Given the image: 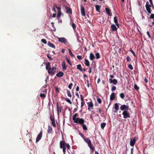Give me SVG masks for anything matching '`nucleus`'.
<instances>
[{"label":"nucleus","mask_w":154,"mask_h":154,"mask_svg":"<svg viewBox=\"0 0 154 154\" xmlns=\"http://www.w3.org/2000/svg\"><path fill=\"white\" fill-rule=\"evenodd\" d=\"M62 67L63 70H65L67 68L65 61H63L62 65Z\"/></svg>","instance_id":"f3484780"},{"label":"nucleus","mask_w":154,"mask_h":154,"mask_svg":"<svg viewBox=\"0 0 154 154\" xmlns=\"http://www.w3.org/2000/svg\"><path fill=\"white\" fill-rule=\"evenodd\" d=\"M95 58V57H94V56L93 54L92 53H91L90 54V60L91 61H93L94 60V59Z\"/></svg>","instance_id":"412c9836"},{"label":"nucleus","mask_w":154,"mask_h":154,"mask_svg":"<svg viewBox=\"0 0 154 154\" xmlns=\"http://www.w3.org/2000/svg\"><path fill=\"white\" fill-rule=\"evenodd\" d=\"M88 146L91 149L93 152L95 150V148L93 146V145L91 143L90 144L88 145Z\"/></svg>","instance_id":"a878e982"},{"label":"nucleus","mask_w":154,"mask_h":154,"mask_svg":"<svg viewBox=\"0 0 154 154\" xmlns=\"http://www.w3.org/2000/svg\"><path fill=\"white\" fill-rule=\"evenodd\" d=\"M42 131H41L39 134L38 135L37 137L36 138V142L39 141L41 139L42 135Z\"/></svg>","instance_id":"0eeeda50"},{"label":"nucleus","mask_w":154,"mask_h":154,"mask_svg":"<svg viewBox=\"0 0 154 154\" xmlns=\"http://www.w3.org/2000/svg\"><path fill=\"white\" fill-rule=\"evenodd\" d=\"M65 100L68 103H69L70 104H72V103L71 100L68 98H66L65 99Z\"/></svg>","instance_id":"79ce46f5"},{"label":"nucleus","mask_w":154,"mask_h":154,"mask_svg":"<svg viewBox=\"0 0 154 154\" xmlns=\"http://www.w3.org/2000/svg\"><path fill=\"white\" fill-rule=\"evenodd\" d=\"M122 114L123 116V118L124 119L129 118L130 117V114L127 110L124 111L123 112Z\"/></svg>","instance_id":"7ed1b4c3"},{"label":"nucleus","mask_w":154,"mask_h":154,"mask_svg":"<svg viewBox=\"0 0 154 154\" xmlns=\"http://www.w3.org/2000/svg\"><path fill=\"white\" fill-rule=\"evenodd\" d=\"M55 91L57 93H59L60 92V89L59 88L57 87H55Z\"/></svg>","instance_id":"a18cd8bd"},{"label":"nucleus","mask_w":154,"mask_h":154,"mask_svg":"<svg viewBox=\"0 0 154 154\" xmlns=\"http://www.w3.org/2000/svg\"><path fill=\"white\" fill-rule=\"evenodd\" d=\"M72 26L74 29H75L76 25L74 23H72Z\"/></svg>","instance_id":"3c124183"},{"label":"nucleus","mask_w":154,"mask_h":154,"mask_svg":"<svg viewBox=\"0 0 154 154\" xmlns=\"http://www.w3.org/2000/svg\"><path fill=\"white\" fill-rule=\"evenodd\" d=\"M56 69L57 68L54 66L52 68H49L48 72L50 75L52 76L55 73Z\"/></svg>","instance_id":"f257e3e1"},{"label":"nucleus","mask_w":154,"mask_h":154,"mask_svg":"<svg viewBox=\"0 0 154 154\" xmlns=\"http://www.w3.org/2000/svg\"><path fill=\"white\" fill-rule=\"evenodd\" d=\"M54 7H55L58 10V13L57 16V18L58 19H59L61 14V8L60 7H58L57 6L55 5L54 6Z\"/></svg>","instance_id":"39448f33"},{"label":"nucleus","mask_w":154,"mask_h":154,"mask_svg":"<svg viewBox=\"0 0 154 154\" xmlns=\"http://www.w3.org/2000/svg\"><path fill=\"white\" fill-rule=\"evenodd\" d=\"M48 45L49 46L51 47L52 48H55V46L53 44L50 42H48Z\"/></svg>","instance_id":"c85d7f7f"},{"label":"nucleus","mask_w":154,"mask_h":154,"mask_svg":"<svg viewBox=\"0 0 154 154\" xmlns=\"http://www.w3.org/2000/svg\"><path fill=\"white\" fill-rule=\"evenodd\" d=\"M75 123H78L80 125H82L85 122V120L82 118H77L76 120L74 122Z\"/></svg>","instance_id":"f03ea898"},{"label":"nucleus","mask_w":154,"mask_h":154,"mask_svg":"<svg viewBox=\"0 0 154 154\" xmlns=\"http://www.w3.org/2000/svg\"><path fill=\"white\" fill-rule=\"evenodd\" d=\"M77 69L80 70L81 72L83 71V70L82 69V67L81 64H78L77 66Z\"/></svg>","instance_id":"cd10ccee"},{"label":"nucleus","mask_w":154,"mask_h":154,"mask_svg":"<svg viewBox=\"0 0 154 154\" xmlns=\"http://www.w3.org/2000/svg\"><path fill=\"white\" fill-rule=\"evenodd\" d=\"M51 24L52 25V26L54 28V29L52 30L53 31H54L56 30V29L54 28V22H52L51 23Z\"/></svg>","instance_id":"5fc2aeb1"},{"label":"nucleus","mask_w":154,"mask_h":154,"mask_svg":"<svg viewBox=\"0 0 154 154\" xmlns=\"http://www.w3.org/2000/svg\"><path fill=\"white\" fill-rule=\"evenodd\" d=\"M134 88L136 90H138L139 88V87L137 86V84H135L134 87Z\"/></svg>","instance_id":"37998d69"},{"label":"nucleus","mask_w":154,"mask_h":154,"mask_svg":"<svg viewBox=\"0 0 154 154\" xmlns=\"http://www.w3.org/2000/svg\"><path fill=\"white\" fill-rule=\"evenodd\" d=\"M64 75L63 73L61 72L60 71L59 72L56 74V76L58 77H61L63 76Z\"/></svg>","instance_id":"a211bd4d"},{"label":"nucleus","mask_w":154,"mask_h":154,"mask_svg":"<svg viewBox=\"0 0 154 154\" xmlns=\"http://www.w3.org/2000/svg\"><path fill=\"white\" fill-rule=\"evenodd\" d=\"M136 141V140L135 137H133L132 139H131L130 142V145L132 146H133L135 144Z\"/></svg>","instance_id":"9b49d317"},{"label":"nucleus","mask_w":154,"mask_h":154,"mask_svg":"<svg viewBox=\"0 0 154 154\" xmlns=\"http://www.w3.org/2000/svg\"><path fill=\"white\" fill-rule=\"evenodd\" d=\"M62 149H63V153L64 154H65L66 151V147H65L62 148Z\"/></svg>","instance_id":"13d9d810"},{"label":"nucleus","mask_w":154,"mask_h":154,"mask_svg":"<svg viewBox=\"0 0 154 154\" xmlns=\"http://www.w3.org/2000/svg\"><path fill=\"white\" fill-rule=\"evenodd\" d=\"M79 134L81 136V137H82L83 138H85V137H84V135H83V134H82L81 133L79 132Z\"/></svg>","instance_id":"0e129e2a"},{"label":"nucleus","mask_w":154,"mask_h":154,"mask_svg":"<svg viewBox=\"0 0 154 154\" xmlns=\"http://www.w3.org/2000/svg\"><path fill=\"white\" fill-rule=\"evenodd\" d=\"M41 42L44 44H46L47 43L46 40L45 39H42L41 40Z\"/></svg>","instance_id":"49530a36"},{"label":"nucleus","mask_w":154,"mask_h":154,"mask_svg":"<svg viewBox=\"0 0 154 154\" xmlns=\"http://www.w3.org/2000/svg\"><path fill=\"white\" fill-rule=\"evenodd\" d=\"M146 33H147V35H148V37H149V38H151V37L149 34V32L147 31Z\"/></svg>","instance_id":"e2e57ef3"},{"label":"nucleus","mask_w":154,"mask_h":154,"mask_svg":"<svg viewBox=\"0 0 154 154\" xmlns=\"http://www.w3.org/2000/svg\"><path fill=\"white\" fill-rule=\"evenodd\" d=\"M47 57L51 60H53V58L51 57H50L48 54L47 55Z\"/></svg>","instance_id":"774afa93"},{"label":"nucleus","mask_w":154,"mask_h":154,"mask_svg":"<svg viewBox=\"0 0 154 154\" xmlns=\"http://www.w3.org/2000/svg\"><path fill=\"white\" fill-rule=\"evenodd\" d=\"M66 144L64 140L61 141L60 142V148L62 149V148L65 147Z\"/></svg>","instance_id":"1a4fd4ad"},{"label":"nucleus","mask_w":154,"mask_h":154,"mask_svg":"<svg viewBox=\"0 0 154 154\" xmlns=\"http://www.w3.org/2000/svg\"><path fill=\"white\" fill-rule=\"evenodd\" d=\"M114 21L115 23H118L117 20V17L116 16H115L114 17Z\"/></svg>","instance_id":"58836bf2"},{"label":"nucleus","mask_w":154,"mask_h":154,"mask_svg":"<svg viewBox=\"0 0 154 154\" xmlns=\"http://www.w3.org/2000/svg\"><path fill=\"white\" fill-rule=\"evenodd\" d=\"M130 51L133 54L135 57L136 56L135 53L132 49H131Z\"/></svg>","instance_id":"69168bd1"},{"label":"nucleus","mask_w":154,"mask_h":154,"mask_svg":"<svg viewBox=\"0 0 154 154\" xmlns=\"http://www.w3.org/2000/svg\"><path fill=\"white\" fill-rule=\"evenodd\" d=\"M120 109L121 110H127L129 109V106L125 105H123L120 107Z\"/></svg>","instance_id":"6e6552de"},{"label":"nucleus","mask_w":154,"mask_h":154,"mask_svg":"<svg viewBox=\"0 0 154 154\" xmlns=\"http://www.w3.org/2000/svg\"><path fill=\"white\" fill-rule=\"evenodd\" d=\"M105 10L107 14H108L109 16L112 15V13L110 12V10L108 8H105Z\"/></svg>","instance_id":"5701e85b"},{"label":"nucleus","mask_w":154,"mask_h":154,"mask_svg":"<svg viewBox=\"0 0 154 154\" xmlns=\"http://www.w3.org/2000/svg\"><path fill=\"white\" fill-rule=\"evenodd\" d=\"M88 109L89 110H90V107H93V104L92 102V101H90L89 102H88Z\"/></svg>","instance_id":"4be33fe9"},{"label":"nucleus","mask_w":154,"mask_h":154,"mask_svg":"<svg viewBox=\"0 0 154 154\" xmlns=\"http://www.w3.org/2000/svg\"><path fill=\"white\" fill-rule=\"evenodd\" d=\"M106 125V123H102L101 124L100 126L101 128L103 129L104 128Z\"/></svg>","instance_id":"f704fd0d"},{"label":"nucleus","mask_w":154,"mask_h":154,"mask_svg":"<svg viewBox=\"0 0 154 154\" xmlns=\"http://www.w3.org/2000/svg\"><path fill=\"white\" fill-rule=\"evenodd\" d=\"M78 116V113H75V114L72 117V119L74 121V122H75V121L77 119V118H76V117L77 116Z\"/></svg>","instance_id":"bb28decb"},{"label":"nucleus","mask_w":154,"mask_h":154,"mask_svg":"<svg viewBox=\"0 0 154 154\" xmlns=\"http://www.w3.org/2000/svg\"><path fill=\"white\" fill-rule=\"evenodd\" d=\"M66 60H67L68 63L69 64V65L72 66V64L70 62V60L69 59H68L67 57H66Z\"/></svg>","instance_id":"72a5a7b5"},{"label":"nucleus","mask_w":154,"mask_h":154,"mask_svg":"<svg viewBox=\"0 0 154 154\" xmlns=\"http://www.w3.org/2000/svg\"><path fill=\"white\" fill-rule=\"evenodd\" d=\"M116 89V87L114 86H113L111 88V91L113 92L115 91Z\"/></svg>","instance_id":"c03bdc74"},{"label":"nucleus","mask_w":154,"mask_h":154,"mask_svg":"<svg viewBox=\"0 0 154 154\" xmlns=\"http://www.w3.org/2000/svg\"><path fill=\"white\" fill-rule=\"evenodd\" d=\"M109 83H112L114 85H116L117 83V80L116 79H114L113 80L112 79H109Z\"/></svg>","instance_id":"ddd939ff"},{"label":"nucleus","mask_w":154,"mask_h":154,"mask_svg":"<svg viewBox=\"0 0 154 154\" xmlns=\"http://www.w3.org/2000/svg\"><path fill=\"white\" fill-rule=\"evenodd\" d=\"M82 125V126L83 129L85 131V130H88V128L84 124H83Z\"/></svg>","instance_id":"473e14b6"},{"label":"nucleus","mask_w":154,"mask_h":154,"mask_svg":"<svg viewBox=\"0 0 154 154\" xmlns=\"http://www.w3.org/2000/svg\"><path fill=\"white\" fill-rule=\"evenodd\" d=\"M81 11L82 15L84 16H85L86 14L85 13V9L84 7H83L82 6L81 7Z\"/></svg>","instance_id":"4468645a"},{"label":"nucleus","mask_w":154,"mask_h":154,"mask_svg":"<svg viewBox=\"0 0 154 154\" xmlns=\"http://www.w3.org/2000/svg\"><path fill=\"white\" fill-rule=\"evenodd\" d=\"M40 96L41 97L45 98L46 97V95L44 94L41 93L40 94Z\"/></svg>","instance_id":"09e8293b"},{"label":"nucleus","mask_w":154,"mask_h":154,"mask_svg":"<svg viewBox=\"0 0 154 154\" xmlns=\"http://www.w3.org/2000/svg\"><path fill=\"white\" fill-rule=\"evenodd\" d=\"M119 96L121 98H122V99H124L125 97V95L123 93H120V94Z\"/></svg>","instance_id":"a19ab883"},{"label":"nucleus","mask_w":154,"mask_h":154,"mask_svg":"<svg viewBox=\"0 0 154 154\" xmlns=\"http://www.w3.org/2000/svg\"><path fill=\"white\" fill-rule=\"evenodd\" d=\"M85 104V102H81V108H82V107L84 106Z\"/></svg>","instance_id":"4d7b16f0"},{"label":"nucleus","mask_w":154,"mask_h":154,"mask_svg":"<svg viewBox=\"0 0 154 154\" xmlns=\"http://www.w3.org/2000/svg\"><path fill=\"white\" fill-rule=\"evenodd\" d=\"M111 27L112 31L113 32L116 31L117 30V28L114 24L112 25Z\"/></svg>","instance_id":"dca6fc26"},{"label":"nucleus","mask_w":154,"mask_h":154,"mask_svg":"<svg viewBox=\"0 0 154 154\" xmlns=\"http://www.w3.org/2000/svg\"><path fill=\"white\" fill-rule=\"evenodd\" d=\"M51 120V124L53 125V126L54 127H55L56 126V125L54 119L53 118H52L51 117V116L50 117Z\"/></svg>","instance_id":"6ab92c4d"},{"label":"nucleus","mask_w":154,"mask_h":154,"mask_svg":"<svg viewBox=\"0 0 154 154\" xmlns=\"http://www.w3.org/2000/svg\"><path fill=\"white\" fill-rule=\"evenodd\" d=\"M73 86V84L72 83H70L68 85V88L70 89H71L72 88V87Z\"/></svg>","instance_id":"864d4df0"},{"label":"nucleus","mask_w":154,"mask_h":154,"mask_svg":"<svg viewBox=\"0 0 154 154\" xmlns=\"http://www.w3.org/2000/svg\"><path fill=\"white\" fill-rule=\"evenodd\" d=\"M95 7L96 10L97 11L100 12V6L99 5H95Z\"/></svg>","instance_id":"7c9ffc66"},{"label":"nucleus","mask_w":154,"mask_h":154,"mask_svg":"<svg viewBox=\"0 0 154 154\" xmlns=\"http://www.w3.org/2000/svg\"><path fill=\"white\" fill-rule=\"evenodd\" d=\"M67 92L68 96L69 97H72V95L69 91V90H67Z\"/></svg>","instance_id":"ea45409f"},{"label":"nucleus","mask_w":154,"mask_h":154,"mask_svg":"<svg viewBox=\"0 0 154 154\" xmlns=\"http://www.w3.org/2000/svg\"><path fill=\"white\" fill-rule=\"evenodd\" d=\"M115 97L116 94L112 92L110 96V100H112L115 99Z\"/></svg>","instance_id":"2eb2a0df"},{"label":"nucleus","mask_w":154,"mask_h":154,"mask_svg":"<svg viewBox=\"0 0 154 154\" xmlns=\"http://www.w3.org/2000/svg\"><path fill=\"white\" fill-rule=\"evenodd\" d=\"M69 54L70 55V56L72 57H75V56L74 55H73L71 51V50L70 49H69Z\"/></svg>","instance_id":"c9c22d12"},{"label":"nucleus","mask_w":154,"mask_h":154,"mask_svg":"<svg viewBox=\"0 0 154 154\" xmlns=\"http://www.w3.org/2000/svg\"><path fill=\"white\" fill-rule=\"evenodd\" d=\"M126 60L127 61L129 62L131 61V59L129 56H128L126 57Z\"/></svg>","instance_id":"603ef678"},{"label":"nucleus","mask_w":154,"mask_h":154,"mask_svg":"<svg viewBox=\"0 0 154 154\" xmlns=\"http://www.w3.org/2000/svg\"><path fill=\"white\" fill-rule=\"evenodd\" d=\"M150 19H153L154 18V14H151L150 17H149Z\"/></svg>","instance_id":"bf43d9fd"},{"label":"nucleus","mask_w":154,"mask_h":154,"mask_svg":"<svg viewBox=\"0 0 154 154\" xmlns=\"http://www.w3.org/2000/svg\"><path fill=\"white\" fill-rule=\"evenodd\" d=\"M97 109H98V112L100 113H101V112L102 111V110L101 109V108H99Z\"/></svg>","instance_id":"338daca9"},{"label":"nucleus","mask_w":154,"mask_h":154,"mask_svg":"<svg viewBox=\"0 0 154 154\" xmlns=\"http://www.w3.org/2000/svg\"><path fill=\"white\" fill-rule=\"evenodd\" d=\"M57 115L59 116L60 112H61L62 109L59 106V105L58 102L57 103Z\"/></svg>","instance_id":"9d476101"},{"label":"nucleus","mask_w":154,"mask_h":154,"mask_svg":"<svg viewBox=\"0 0 154 154\" xmlns=\"http://www.w3.org/2000/svg\"><path fill=\"white\" fill-rule=\"evenodd\" d=\"M32 137H29V139H28L27 140L29 139V143H27L28 144H31L32 143V141L31 140Z\"/></svg>","instance_id":"4c0bfd02"},{"label":"nucleus","mask_w":154,"mask_h":154,"mask_svg":"<svg viewBox=\"0 0 154 154\" xmlns=\"http://www.w3.org/2000/svg\"><path fill=\"white\" fill-rule=\"evenodd\" d=\"M49 68H51V63L49 62H48L46 65V69L48 71Z\"/></svg>","instance_id":"393cba45"},{"label":"nucleus","mask_w":154,"mask_h":154,"mask_svg":"<svg viewBox=\"0 0 154 154\" xmlns=\"http://www.w3.org/2000/svg\"><path fill=\"white\" fill-rule=\"evenodd\" d=\"M66 146L67 147V149H69L70 147V146L68 143L66 144Z\"/></svg>","instance_id":"6e6d98bb"},{"label":"nucleus","mask_w":154,"mask_h":154,"mask_svg":"<svg viewBox=\"0 0 154 154\" xmlns=\"http://www.w3.org/2000/svg\"><path fill=\"white\" fill-rule=\"evenodd\" d=\"M149 4L148 2H147L146 3L145 6L146 10H147L148 13L149 14H150L151 12V9H150L151 6Z\"/></svg>","instance_id":"20e7f679"},{"label":"nucleus","mask_w":154,"mask_h":154,"mask_svg":"<svg viewBox=\"0 0 154 154\" xmlns=\"http://www.w3.org/2000/svg\"><path fill=\"white\" fill-rule=\"evenodd\" d=\"M85 65L88 66H89L90 65V63L88 60L85 59Z\"/></svg>","instance_id":"c756f323"},{"label":"nucleus","mask_w":154,"mask_h":154,"mask_svg":"<svg viewBox=\"0 0 154 154\" xmlns=\"http://www.w3.org/2000/svg\"><path fill=\"white\" fill-rule=\"evenodd\" d=\"M77 58L79 60H82V59L81 56L77 55Z\"/></svg>","instance_id":"052dcab7"},{"label":"nucleus","mask_w":154,"mask_h":154,"mask_svg":"<svg viewBox=\"0 0 154 154\" xmlns=\"http://www.w3.org/2000/svg\"><path fill=\"white\" fill-rule=\"evenodd\" d=\"M83 139L88 144V145H89L91 143V140L89 139L83 138Z\"/></svg>","instance_id":"b1692460"},{"label":"nucleus","mask_w":154,"mask_h":154,"mask_svg":"<svg viewBox=\"0 0 154 154\" xmlns=\"http://www.w3.org/2000/svg\"><path fill=\"white\" fill-rule=\"evenodd\" d=\"M95 55L97 59H99L100 58V54L99 53H97L95 54Z\"/></svg>","instance_id":"e433bc0d"},{"label":"nucleus","mask_w":154,"mask_h":154,"mask_svg":"<svg viewBox=\"0 0 154 154\" xmlns=\"http://www.w3.org/2000/svg\"><path fill=\"white\" fill-rule=\"evenodd\" d=\"M114 108L115 110L114 111L115 112H116L119 109V106L118 103H116L114 105Z\"/></svg>","instance_id":"aec40b11"},{"label":"nucleus","mask_w":154,"mask_h":154,"mask_svg":"<svg viewBox=\"0 0 154 154\" xmlns=\"http://www.w3.org/2000/svg\"><path fill=\"white\" fill-rule=\"evenodd\" d=\"M65 9L66 10V12L67 14H72V9L69 8L68 7H66Z\"/></svg>","instance_id":"f8f14e48"},{"label":"nucleus","mask_w":154,"mask_h":154,"mask_svg":"<svg viewBox=\"0 0 154 154\" xmlns=\"http://www.w3.org/2000/svg\"><path fill=\"white\" fill-rule=\"evenodd\" d=\"M97 100L98 102L100 104L101 103L102 101H101V99L100 98H97Z\"/></svg>","instance_id":"de8ad7c7"},{"label":"nucleus","mask_w":154,"mask_h":154,"mask_svg":"<svg viewBox=\"0 0 154 154\" xmlns=\"http://www.w3.org/2000/svg\"><path fill=\"white\" fill-rule=\"evenodd\" d=\"M81 97V99L82 101V102H84V99L83 97V96L82 95H80Z\"/></svg>","instance_id":"680f3d73"},{"label":"nucleus","mask_w":154,"mask_h":154,"mask_svg":"<svg viewBox=\"0 0 154 154\" xmlns=\"http://www.w3.org/2000/svg\"><path fill=\"white\" fill-rule=\"evenodd\" d=\"M128 67L131 70H132L133 69V66H132V65L131 64H129L128 65Z\"/></svg>","instance_id":"8fccbe9b"},{"label":"nucleus","mask_w":154,"mask_h":154,"mask_svg":"<svg viewBox=\"0 0 154 154\" xmlns=\"http://www.w3.org/2000/svg\"><path fill=\"white\" fill-rule=\"evenodd\" d=\"M58 41L59 42L64 43V44H66L67 42V39L64 37L58 38Z\"/></svg>","instance_id":"423d86ee"},{"label":"nucleus","mask_w":154,"mask_h":154,"mask_svg":"<svg viewBox=\"0 0 154 154\" xmlns=\"http://www.w3.org/2000/svg\"><path fill=\"white\" fill-rule=\"evenodd\" d=\"M52 131V128L49 126L48 127V133L49 134L51 133Z\"/></svg>","instance_id":"2f4dec72"}]
</instances>
